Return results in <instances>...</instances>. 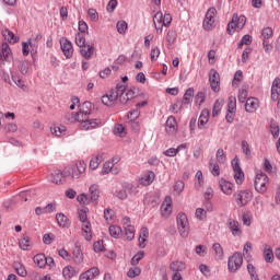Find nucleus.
Instances as JSON below:
<instances>
[{
    "label": "nucleus",
    "mask_w": 280,
    "mask_h": 280,
    "mask_svg": "<svg viewBox=\"0 0 280 280\" xmlns=\"http://www.w3.org/2000/svg\"><path fill=\"white\" fill-rule=\"evenodd\" d=\"M219 187L224 196H233V191H235V184L224 178L219 179Z\"/></svg>",
    "instance_id": "nucleus-18"
},
{
    "label": "nucleus",
    "mask_w": 280,
    "mask_h": 280,
    "mask_svg": "<svg viewBox=\"0 0 280 280\" xmlns=\"http://www.w3.org/2000/svg\"><path fill=\"white\" fill-rule=\"evenodd\" d=\"M114 135H116V137H125L126 128L124 127V125H116L114 127Z\"/></svg>",
    "instance_id": "nucleus-63"
},
{
    "label": "nucleus",
    "mask_w": 280,
    "mask_h": 280,
    "mask_svg": "<svg viewBox=\"0 0 280 280\" xmlns=\"http://www.w3.org/2000/svg\"><path fill=\"white\" fill-rule=\"evenodd\" d=\"M104 219L106 220V222H113L115 220V210L109 208L105 209Z\"/></svg>",
    "instance_id": "nucleus-61"
},
{
    "label": "nucleus",
    "mask_w": 280,
    "mask_h": 280,
    "mask_svg": "<svg viewBox=\"0 0 280 280\" xmlns=\"http://www.w3.org/2000/svg\"><path fill=\"white\" fill-rule=\"evenodd\" d=\"M56 220L61 229H69V226H71V221L65 213H57Z\"/></svg>",
    "instance_id": "nucleus-33"
},
{
    "label": "nucleus",
    "mask_w": 280,
    "mask_h": 280,
    "mask_svg": "<svg viewBox=\"0 0 280 280\" xmlns=\"http://www.w3.org/2000/svg\"><path fill=\"white\" fill-rule=\"evenodd\" d=\"M80 54L86 60H91V58H93V54H95V44H85L80 48Z\"/></svg>",
    "instance_id": "nucleus-26"
},
{
    "label": "nucleus",
    "mask_w": 280,
    "mask_h": 280,
    "mask_svg": "<svg viewBox=\"0 0 280 280\" xmlns=\"http://www.w3.org/2000/svg\"><path fill=\"white\" fill-rule=\"evenodd\" d=\"M77 200H78V202H80V205H91V202H92L91 197H89V195H86V194L78 195Z\"/></svg>",
    "instance_id": "nucleus-60"
},
{
    "label": "nucleus",
    "mask_w": 280,
    "mask_h": 280,
    "mask_svg": "<svg viewBox=\"0 0 280 280\" xmlns=\"http://www.w3.org/2000/svg\"><path fill=\"white\" fill-rule=\"evenodd\" d=\"M77 275H78V271H75V268H73L72 266H67L62 269L63 279L71 280Z\"/></svg>",
    "instance_id": "nucleus-39"
},
{
    "label": "nucleus",
    "mask_w": 280,
    "mask_h": 280,
    "mask_svg": "<svg viewBox=\"0 0 280 280\" xmlns=\"http://www.w3.org/2000/svg\"><path fill=\"white\" fill-rule=\"evenodd\" d=\"M59 43H60V47L63 56L68 60L70 58H73V43H71V40H68L66 37H62Z\"/></svg>",
    "instance_id": "nucleus-15"
},
{
    "label": "nucleus",
    "mask_w": 280,
    "mask_h": 280,
    "mask_svg": "<svg viewBox=\"0 0 280 280\" xmlns=\"http://www.w3.org/2000/svg\"><path fill=\"white\" fill-rule=\"evenodd\" d=\"M176 38H178V34H176V31L168 30L165 36V43L167 49H171L172 46L176 43Z\"/></svg>",
    "instance_id": "nucleus-31"
},
{
    "label": "nucleus",
    "mask_w": 280,
    "mask_h": 280,
    "mask_svg": "<svg viewBox=\"0 0 280 280\" xmlns=\"http://www.w3.org/2000/svg\"><path fill=\"white\" fill-rule=\"evenodd\" d=\"M272 36H275V31L272 30V27L267 26L261 30L260 38L262 42H270V38H272Z\"/></svg>",
    "instance_id": "nucleus-41"
},
{
    "label": "nucleus",
    "mask_w": 280,
    "mask_h": 280,
    "mask_svg": "<svg viewBox=\"0 0 280 280\" xmlns=\"http://www.w3.org/2000/svg\"><path fill=\"white\" fill-rule=\"evenodd\" d=\"M125 229V235L129 242H132L135 240V226L128 225Z\"/></svg>",
    "instance_id": "nucleus-57"
},
{
    "label": "nucleus",
    "mask_w": 280,
    "mask_h": 280,
    "mask_svg": "<svg viewBox=\"0 0 280 280\" xmlns=\"http://www.w3.org/2000/svg\"><path fill=\"white\" fill-rule=\"evenodd\" d=\"M206 100H207V94L205 92H198L195 95V104H196V106H202V104H205Z\"/></svg>",
    "instance_id": "nucleus-53"
},
{
    "label": "nucleus",
    "mask_w": 280,
    "mask_h": 280,
    "mask_svg": "<svg viewBox=\"0 0 280 280\" xmlns=\"http://www.w3.org/2000/svg\"><path fill=\"white\" fill-rule=\"evenodd\" d=\"M231 164L234 172V180L236 185H242V183H244V171H242V167L240 166V159L235 156L232 160Z\"/></svg>",
    "instance_id": "nucleus-13"
},
{
    "label": "nucleus",
    "mask_w": 280,
    "mask_h": 280,
    "mask_svg": "<svg viewBox=\"0 0 280 280\" xmlns=\"http://www.w3.org/2000/svg\"><path fill=\"white\" fill-rule=\"evenodd\" d=\"M46 259L47 256L45 254H37L33 257V261L38 268H45L47 266Z\"/></svg>",
    "instance_id": "nucleus-40"
},
{
    "label": "nucleus",
    "mask_w": 280,
    "mask_h": 280,
    "mask_svg": "<svg viewBox=\"0 0 280 280\" xmlns=\"http://www.w3.org/2000/svg\"><path fill=\"white\" fill-rule=\"evenodd\" d=\"M96 277H100V268L92 267L86 271L80 273L79 280H94Z\"/></svg>",
    "instance_id": "nucleus-19"
},
{
    "label": "nucleus",
    "mask_w": 280,
    "mask_h": 280,
    "mask_svg": "<svg viewBox=\"0 0 280 280\" xmlns=\"http://www.w3.org/2000/svg\"><path fill=\"white\" fill-rule=\"evenodd\" d=\"M89 194H90V199L92 200V202H97V200H100V185L92 184L89 187Z\"/></svg>",
    "instance_id": "nucleus-34"
},
{
    "label": "nucleus",
    "mask_w": 280,
    "mask_h": 280,
    "mask_svg": "<svg viewBox=\"0 0 280 280\" xmlns=\"http://www.w3.org/2000/svg\"><path fill=\"white\" fill-rule=\"evenodd\" d=\"M68 174L69 173H67V168H65L63 171H54L51 173L50 180L51 183H55V185H62L66 183Z\"/></svg>",
    "instance_id": "nucleus-17"
},
{
    "label": "nucleus",
    "mask_w": 280,
    "mask_h": 280,
    "mask_svg": "<svg viewBox=\"0 0 280 280\" xmlns=\"http://www.w3.org/2000/svg\"><path fill=\"white\" fill-rule=\"evenodd\" d=\"M13 268L18 272L19 277H27V269H25V265L22 262L15 261L13 264Z\"/></svg>",
    "instance_id": "nucleus-42"
},
{
    "label": "nucleus",
    "mask_w": 280,
    "mask_h": 280,
    "mask_svg": "<svg viewBox=\"0 0 280 280\" xmlns=\"http://www.w3.org/2000/svg\"><path fill=\"white\" fill-rule=\"evenodd\" d=\"M104 161V156L96 155L90 161V170H97L100 164Z\"/></svg>",
    "instance_id": "nucleus-46"
},
{
    "label": "nucleus",
    "mask_w": 280,
    "mask_h": 280,
    "mask_svg": "<svg viewBox=\"0 0 280 280\" xmlns=\"http://www.w3.org/2000/svg\"><path fill=\"white\" fill-rule=\"evenodd\" d=\"M79 34H89V24L84 20H80L79 23Z\"/></svg>",
    "instance_id": "nucleus-64"
},
{
    "label": "nucleus",
    "mask_w": 280,
    "mask_h": 280,
    "mask_svg": "<svg viewBox=\"0 0 280 280\" xmlns=\"http://www.w3.org/2000/svg\"><path fill=\"white\" fill-rule=\"evenodd\" d=\"M226 226L233 237H242L244 232L242 230V224L240 223V221L230 218L226 221Z\"/></svg>",
    "instance_id": "nucleus-12"
},
{
    "label": "nucleus",
    "mask_w": 280,
    "mask_h": 280,
    "mask_svg": "<svg viewBox=\"0 0 280 280\" xmlns=\"http://www.w3.org/2000/svg\"><path fill=\"white\" fill-rule=\"evenodd\" d=\"M170 271L171 272H185L187 270V264L183 260H173L170 266Z\"/></svg>",
    "instance_id": "nucleus-27"
},
{
    "label": "nucleus",
    "mask_w": 280,
    "mask_h": 280,
    "mask_svg": "<svg viewBox=\"0 0 280 280\" xmlns=\"http://www.w3.org/2000/svg\"><path fill=\"white\" fill-rule=\"evenodd\" d=\"M154 178H156V174H154L153 171H147L139 178V183H140V185H143L144 187H149V185H152V183H154Z\"/></svg>",
    "instance_id": "nucleus-22"
},
{
    "label": "nucleus",
    "mask_w": 280,
    "mask_h": 280,
    "mask_svg": "<svg viewBox=\"0 0 280 280\" xmlns=\"http://www.w3.org/2000/svg\"><path fill=\"white\" fill-rule=\"evenodd\" d=\"M224 103L223 100L218 98L212 107V117H218L220 113H222V104Z\"/></svg>",
    "instance_id": "nucleus-43"
},
{
    "label": "nucleus",
    "mask_w": 280,
    "mask_h": 280,
    "mask_svg": "<svg viewBox=\"0 0 280 280\" xmlns=\"http://www.w3.org/2000/svg\"><path fill=\"white\" fill-rule=\"evenodd\" d=\"M184 190H185V182H183V180L175 182L174 195L175 196H180V194H183Z\"/></svg>",
    "instance_id": "nucleus-52"
},
{
    "label": "nucleus",
    "mask_w": 280,
    "mask_h": 280,
    "mask_svg": "<svg viewBox=\"0 0 280 280\" xmlns=\"http://www.w3.org/2000/svg\"><path fill=\"white\" fill-rule=\"evenodd\" d=\"M81 233L86 242L93 240V226L91 225V221L81 223Z\"/></svg>",
    "instance_id": "nucleus-23"
},
{
    "label": "nucleus",
    "mask_w": 280,
    "mask_h": 280,
    "mask_svg": "<svg viewBox=\"0 0 280 280\" xmlns=\"http://www.w3.org/2000/svg\"><path fill=\"white\" fill-rule=\"evenodd\" d=\"M165 130L167 135H176L178 132V122L174 116H170L165 122Z\"/></svg>",
    "instance_id": "nucleus-21"
},
{
    "label": "nucleus",
    "mask_w": 280,
    "mask_h": 280,
    "mask_svg": "<svg viewBox=\"0 0 280 280\" xmlns=\"http://www.w3.org/2000/svg\"><path fill=\"white\" fill-rule=\"evenodd\" d=\"M209 109H202L199 118H198V128L199 130H202V128H205L206 124H209Z\"/></svg>",
    "instance_id": "nucleus-32"
},
{
    "label": "nucleus",
    "mask_w": 280,
    "mask_h": 280,
    "mask_svg": "<svg viewBox=\"0 0 280 280\" xmlns=\"http://www.w3.org/2000/svg\"><path fill=\"white\" fill-rule=\"evenodd\" d=\"M153 24L156 34H163V27H170L172 25V14L159 11L153 16Z\"/></svg>",
    "instance_id": "nucleus-2"
},
{
    "label": "nucleus",
    "mask_w": 280,
    "mask_h": 280,
    "mask_svg": "<svg viewBox=\"0 0 280 280\" xmlns=\"http://www.w3.org/2000/svg\"><path fill=\"white\" fill-rule=\"evenodd\" d=\"M259 108V98L257 97H249L245 102V110L246 113H257Z\"/></svg>",
    "instance_id": "nucleus-25"
},
{
    "label": "nucleus",
    "mask_w": 280,
    "mask_h": 280,
    "mask_svg": "<svg viewBox=\"0 0 280 280\" xmlns=\"http://www.w3.org/2000/svg\"><path fill=\"white\" fill-rule=\"evenodd\" d=\"M234 198L238 207H246V205L253 200V191L240 190L234 194Z\"/></svg>",
    "instance_id": "nucleus-10"
},
{
    "label": "nucleus",
    "mask_w": 280,
    "mask_h": 280,
    "mask_svg": "<svg viewBox=\"0 0 280 280\" xmlns=\"http://www.w3.org/2000/svg\"><path fill=\"white\" fill-rule=\"evenodd\" d=\"M226 110L237 113V98L235 96L229 97Z\"/></svg>",
    "instance_id": "nucleus-49"
},
{
    "label": "nucleus",
    "mask_w": 280,
    "mask_h": 280,
    "mask_svg": "<svg viewBox=\"0 0 280 280\" xmlns=\"http://www.w3.org/2000/svg\"><path fill=\"white\" fill-rule=\"evenodd\" d=\"M84 172H86V163L84 161H79L75 165L66 168L67 176H70L72 180H78Z\"/></svg>",
    "instance_id": "nucleus-7"
},
{
    "label": "nucleus",
    "mask_w": 280,
    "mask_h": 280,
    "mask_svg": "<svg viewBox=\"0 0 280 280\" xmlns=\"http://www.w3.org/2000/svg\"><path fill=\"white\" fill-rule=\"evenodd\" d=\"M244 264V256L242 252H235L232 256L228 258V270L229 272H237Z\"/></svg>",
    "instance_id": "nucleus-5"
},
{
    "label": "nucleus",
    "mask_w": 280,
    "mask_h": 280,
    "mask_svg": "<svg viewBox=\"0 0 280 280\" xmlns=\"http://www.w3.org/2000/svg\"><path fill=\"white\" fill-rule=\"evenodd\" d=\"M247 271L252 280H259V275H257V268H255L254 264H247Z\"/></svg>",
    "instance_id": "nucleus-51"
},
{
    "label": "nucleus",
    "mask_w": 280,
    "mask_h": 280,
    "mask_svg": "<svg viewBox=\"0 0 280 280\" xmlns=\"http://www.w3.org/2000/svg\"><path fill=\"white\" fill-rule=\"evenodd\" d=\"M141 275V269L139 267H131L127 271V277L129 279H136V277H139Z\"/></svg>",
    "instance_id": "nucleus-55"
},
{
    "label": "nucleus",
    "mask_w": 280,
    "mask_h": 280,
    "mask_svg": "<svg viewBox=\"0 0 280 280\" xmlns=\"http://www.w3.org/2000/svg\"><path fill=\"white\" fill-rule=\"evenodd\" d=\"M244 25H246V16L234 14L231 22L228 24L226 32L233 35L236 30H244Z\"/></svg>",
    "instance_id": "nucleus-6"
},
{
    "label": "nucleus",
    "mask_w": 280,
    "mask_h": 280,
    "mask_svg": "<svg viewBox=\"0 0 280 280\" xmlns=\"http://www.w3.org/2000/svg\"><path fill=\"white\" fill-rule=\"evenodd\" d=\"M75 45L77 47H84L86 45V37H84V35H82V33H77L75 34Z\"/></svg>",
    "instance_id": "nucleus-56"
},
{
    "label": "nucleus",
    "mask_w": 280,
    "mask_h": 280,
    "mask_svg": "<svg viewBox=\"0 0 280 280\" xmlns=\"http://www.w3.org/2000/svg\"><path fill=\"white\" fill-rule=\"evenodd\" d=\"M72 257L73 261L78 265L82 264L84 261V254L82 253V245H80V242L74 243V248L72 250Z\"/></svg>",
    "instance_id": "nucleus-20"
},
{
    "label": "nucleus",
    "mask_w": 280,
    "mask_h": 280,
    "mask_svg": "<svg viewBox=\"0 0 280 280\" xmlns=\"http://www.w3.org/2000/svg\"><path fill=\"white\" fill-rule=\"evenodd\" d=\"M215 159L221 165H224V163H226V152H224V149L217 150Z\"/></svg>",
    "instance_id": "nucleus-50"
},
{
    "label": "nucleus",
    "mask_w": 280,
    "mask_h": 280,
    "mask_svg": "<svg viewBox=\"0 0 280 280\" xmlns=\"http://www.w3.org/2000/svg\"><path fill=\"white\" fill-rule=\"evenodd\" d=\"M90 106V102H84L79 112L75 114L71 113L66 116L67 121L70 124H75V121H78L80 129L85 131L102 128L104 125L102 119L91 118V109H89Z\"/></svg>",
    "instance_id": "nucleus-1"
},
{
    "label": "nucleus",
    "mask_w": 280,
    "mask_h": 280,
    "mask_svg": "<svg viewBox=\"0 0 280 280\" xmlns=\"http://www.w3.org/2000/svg\"><path fill=\"white\" fill-rule=\"evenodd\" d=\"M280 97V79L279 77H277L271 85V100L273 102H277V100H279Z\"/></svg>",
    "instance_id": "nucleus-30"
},
{
    "label": "nucleus",
    "mask_w": 280,
    "mask_h": 280,
    "mask_svg": "<svg viewBox=\"0 0 280 280\" xmlns=\"http://www.w3.org/2000/svg\"><path fill=\"white\" fill-rule=\"evenodd\" d=\"M51 133L55 135V137H63V135H67V127L63 125L55 126L51 128Z\"/></svg>",
    "instance_id": "nucleus-45"
},
{
    "label": "nucleus",
    "mask_w": 280,
    "mask_h": 280,
    "mask_svg": "<svg viewBox=\"0 0 280 280\" xmlns=\"http://www.w3.org/2000/svg\"><path fill=\"white\" fill-rule=\"evenodd\" d=\"M38 47L32 43V39H28L27 42H23L22 43V54L23 56H30V51L32 54V56H34V54H37Z\"/></svg>",
    "instance_id": "nucleus-24"
},
{
    "label": "nucleus",
    "mask_w": 280,
    "mask_h": 280,
    "mask_svg": "<svg viewBox=\"0 0 280 280\" xmlns=\"http://www.w3.org/2000/svg\"><path fill=\"white\" fill-rule=\"evenodd\" d=\"M108 231L109 235L114 237V240H119V236L122 233L121 228L119 225H110Z\"/></svg>",
    "instance_id": "nucleus-44"
},
{
    "label": "nucleus",
    "mask_w": 280,
    "mask_h": 280,
    "mask_svg": "<svg viewBox=\"0 0 280 280\" xmlns=\"http://www.w3.org/2000/svg\"><path fill=\"white\" fill-rule=\"evenodd\" d=\"M145 257V253L143 250L138 252L132 258H131V266H138L139 261Z\"/></svg>",
    "instance_id": "nucleus-59"
},
{
    "label": "nucleus",
    "mask_w": 280,
    "mask_h": 280,
    "mask_svg": "<svg viewBox=\"0 0 280 280\" xmlns=\"http://www.w3.org/2000/svg\"><path fill=\"white\" fill-rule=\"evenodd\" d=\"M255 189L258 194H266L268 191V185H270V178L264 172L256 173L255 176Z\"/></svg>",
    "instance_id": "nucleus-3"
},
{
    "label": "nucleus",
    "mask_w": 280,
    "mask_h": 280,
    "mask_svg": "<svg viewBox=\"0 0 280 280\" xmlns=\"http://www.w3.org/2000/svg\"><path fill=\"white\" fill-rule=\"evenodd\" d=\"M117 93H115V90H112L107 94L102 96V103L105 106H115V102H117Z\"/></svg>",
    "instance_id": "nucleus-28"
},
{
    "label": "nucleus",
    "mask_w": 280,
    "mask_h": 280,
    "mask_svg": "<svg viewBox=\"0 0 280 280\" xmlns=\"http://www.w3.org/2000/svg\"><path fill=\"white\" fill-rule=\"evenodd\" d=\"M195 215L197 220H200L202 222L203 220H207V210H205L203 208H197Z\"/></svg>",
    "instance_id": "nucleus-62"
},
{
    "label": "nucleus",
    "mask_w": 280,
    "mask_h": 280,
    "mask_svg": "<svg viewBox=\"0 0 280 280\" xmlns=\"http://www.w3.org/2000/svg\"><path fill=\"white\" fill-rule=\"evenodd\" d=\"M116 27L118 34H126L128 32V23L126 21H118Z\"/></svg>",
    "instance_id": "nucleus-58"
},
{
    "label": "nucleus",
    "mask_w": 280,
    "mask_h": 280,
    "mask_svg": "<svg viewBox=\"0 0 280 280\" xmlns=\"http://www.w3.org/2000/svg\"><path fill=\"white\" fill-rule=\"evenodd\" d=\"M218 14V10L212 7L208 9L206 12L203 22H202V27L206 30V32H210V30H213L215 27V15Z\"/></svg>",
    "instance_id": "nucleus-8"
},
{
    "label": "nucleus",
    "mask_w": 280,
    "mask_h": 280,
    "mask_svg": "<svg viewBox=\"0 0 280 280\" xmlns=\"http://www.w3.org/2000/svg\"><path fill=\"white\" fill-rule=\"evenodd\" d=\"M2 36L4 40H8V43H11V45L19 43V37H16V35H14V33L8 28L2 31Z\"/></svg>",
    "instance_id": "nucleus-36"
},
{
    "label": "nucleus",
    "mask_w": 280,
    "mask_h": 280,
    "mask_svg": "<svg viewBox=\"0 0 280 280\" xmlns=\"http://www.w3.org/2000/svg\"><path fill=\"white\" fill-rule=\"evenodd\" d=\"M177 230L180 237H189V219L185 212H179L176 217Z\"/></svg>",
    "instance_id": "nucleus-4"
},
{
    "label": "nucleus",
    "mask_w": 280,
    "mask_h": 280,
    "mask_svg": "<svg viewBox=\"0 0 280 280\" xmlns=\"http://www.w3.org/2000/svg\"><path fill=\"white\" fill-rule=\"evenodd\" d=\"M253 250V243L246 242L243 247V254L242 256L245 257L246 261H253V255H250V252Z\"/></svg>",
    "instance_id": "nucleus-38"
},
{
    "label": "nucleus",
    "mask_w": 280,
    "mask_h": 280,
    "mask_svg": "<svg viewBox=\"0 0 280 280\" xmlns=\"http://www.w3.org/2000/svg\"><path fill=\"white\" fill-rule=\"evenodd\" d=\"M209 82L211 90L214 93H220V73L215 69H211L209 72Z\"/></svg>",
    "instance_id": "nucleus-16"
},
{
    "label": "nucleus",
    "mask_w": 280,
    "mask_h": 280,
    "mask_svg": "<svg viewBox=\"0 0 280 280\" xmlns=\"http://www.w3.org/2000/svg\"><path fill=\"white\" fill-rule=\"evenodd\" d=\"M205 185V179L202 177V171H197L195 175V187L196 189H201Z\"/></svg>",
    "instance_id": "nucleus-47"
},
{
    "label": "nucleus",
    "mask_w": 280,
    "mask_h": 280,
    "mask_svg": "<svg viewBox=\"0 0 280 280\" xmlns=\"http://www.w3.org/2000/svg\"><path fill=\"white\" fill-rule=\"evenodd\" d=\"M212 250L214 252V258L217 261H222L224 259V248L220 243H214L212 245Z\"/></svg>",
    "instance_id": "nucleus-35"
},
{
    "label": "nucleus",
    "mask_w": 280,
    "mask_h": 280,
    "mask_svg": "<svg viewBox=\"0 0 280 280\" xmlns=\"http://www.w3.org/2000/svg\"><path fill=\"white\" fill-rule=\"evenodd\" d=\"M88 213H89V208H82L78 211V215L81 224H85V222H90Z\"/></svg>",
    "instance_id": "nucleus-48"
},
{
    "label": "nucleus",
    "mask_w": 280,
    "mask_h": 280,
    "mask_svg": "<svg viewBox=\"0 0 280 280\" xmlns=\"http://www.w3.org/2000/svg\"><path fill=\"white\" fill-rule=\"evenodd\" d=\"M172 211H174V202L172 200V197L166 196L161 205L160 213L162 218H170L172 215Z\"/></svg>",
    "instance_id": "nucleus-14"
},
{
    "label": "nucleus",
    "mask_w": 280,
    "mask_h": 280,
    "mask_svg": "<svg viewBox=\"0 0 280 280\" xmlns=\"http://www.w3.org/2000/svg\"><path fill=\"white\" fill-rule=\"evenodd\" d=\"M262 257L267 264H272L275 261V252H272V247L270 245H264Z\"/></svg>",
    "instance_id": "nucleus-29"
},
{
    "label": "nucleus",
    "mask_w": 280,
    "mask_h": 280,
    "mask_svg": "<svg viewBox=\"0 0 280 280\" xmlns=\"http://www.w3.org/2000/svg\"><path fill=\"white\" fill-rule=\"evenodd\" d=\"M10 58H12V48L8 43H2L0 47V69H3L7 62H10Z\"/></svg>",
    "instance_id": "nucleus-11"
},
{
    "label": "nucleus",
    "mask_w": 280,
    "mask_h": 280,
    "mask_svg": "<svg viewBox=\"0 0 280 280\" xmlns=\"http://www.w3.org/2000/svg\"><path fill=\"white\" fill-rule=\"evenodd\" d=\"M194 88H189L186 90L184 94V102L185 104H191L194 102Z\"/></svg>",
    "instance_id": "nucleus-54"
},
{
    "label": "nucleus",
    "mask_w": 280,
    "mask_h": 280,
    "mask_svg": "<svg viewBox=\"0 0 280 280\" xmlns=\"http://www.w3.org/2000/svg\"><path fill=\"white\" fill-rule=\"evenodd\" d=\"M117 163H119V159L117 158H113L112 160L106 161L103 164V168L101 172L102 176H105V174L117 175L119 172H121V167H119Z\"/></svg>",
    "instance_id": "nucleus-9"
},
{
    "label": "nucleus",
    "mask_w": 280,
    "mask_h": 280,
    "mask_svg": "<svg viewBox=\"0 0 280 280\" xmlns=\"http://www.w3.org/2000/svg\"><path fill=\"white\" fill-rule=\"evenodd\" d=\"M32 238L30 236H23L19 240V247L21 250H32Z\"/></svg>",
    "instance_id": "nucleus-37"
}]
</instances>
